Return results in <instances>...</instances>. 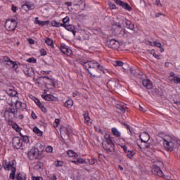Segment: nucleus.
Instances as JSON below:
<instances>
[{
  "mask_svg": "<svg viewBox=\"0 0 180 180\" xmlns=\"http://www.w3.org/2000/svg\"><path fill=\"white\" fill-rule=\"evenodd\" d=\"M80 64L83 65L85 70H87L91 77L94 78H101L102 74L101 71H103V67L101 64L98 63L96 60H87L80 61Z\"/></svg>",
  "mask_w": 180,
  "mask_h": 180,
  "instance_id": "nucleus-1",
  "label": "nucleus"
},
{
  "mask_svg": "<svg viewBox=\"0 0 180 180\" xmlns=\"http://www.w3.org/2000/svg\"><path fill=\"white\" fill-rule=\"evenodd\" d=\"M30 160H41L44 158V154L41 151H39V148H32L27 153Z\"/></svg>",
  "mask_w": 180,
  "mask_h": 180,
  "instance_id": "nucleus-2",
  "label": "nucleus"
},
{
  "mask_svg": "<svg viewBox=\"0 0 180 180\" xmlns=\"http://www.w3.org/2000/svg\"><path fill=\"white\" fill-rule=\"evenodd\" d=\"M4 169L6 171H11L9 178L10 179H15V173L16 172V161L12 160L9 162L3 164Z\"/></svg>",
  "mask_w": 180,
  "mask_h": 180,
  "instance_id": "nucleus-3",
  "label": "nucleus"
},
{
  "mask_svg": "<svg viewBox=\"0 0 180 180\" xmlns=\"http://www.w3.org/2000/svg\"><path fill=\"white\" fill-rule=\"evenodd\" d=\"M164 167V163L161 161L156 162L153 165L152 173L153 175H157L158 176H164V173L161 170V167Z\"/></svg>",
  "mask_w": 180,
  "mask_h": 180,
  "instance_id": "nucleus-4",
  "label": "nucleus"
},
{
  "mask_svg": "<svg viewBox=\"0 0 180 180\" xmlns=\"http://www.w3.org/2000/svg\"><path fill=\"white\" fill-rule=\"evenodd\" d=\"M103 148L108 154H112L115 153V143L112 140L108 139L106 141L102 143Z\"/></svg>",
  "mask_w": 180,
  "mask_h": 180,
  "instance_id": "nucleus-5",
  "label": "nucleus"
},
{
  "mask_svg": "<svg viewBox=\"0 0 180 180\" xmlns=\"http://www.w3.org/2000/svg\"><path fill=\"white\" fill-rule=\"evenodd\" d=\"M16 26H18L17 20L11 19V20H7L6 21L5 27L6 30H8V32L13 31L15 29H16Z\"/></svg>",
  "mask_w": 180,
  "mask_h": 180,
  "instance_id": "nucleus-6",
  "label": "nucleus"
},
{
  "mask_svg": "<svg viewBox=\"0 0 180 180\" xmlns=\"http://www.w3.org/2000/svg\"><path fill=\"white\" fill-rule=\"evenodd\" d=\"M108 47L112 50H117L120 47V43L116 39H108L106 41Z\"/></svg>",
  "mask_w": 180,
  "mask_h": 180,
  "instance_id": "nucleus-7",
  "label": "nucleus"
},
{
  "mask_svg": "<svg viewBox=\"0 0 180 180\" xmlns=\"http://www.w3.org/2000/svg\"><path fill=\"white\" fill-rule=\"evenodd\" d=\"M23 144V139H20V137H14L13 139V148L16 150H19L20 147H22Z\"/></svg>",
  "mask_w": 180,
  "mask_h": 180,
  "instance_id": "nucleus-8",
  "label": "nucleus"
},
{
  "mask_svg": "<svg viewBox=\"0 0 180 180\" xmlns=\"http://www.w3.org/2000/svg\"><path fill=\"white\" fill-rule=\"evenodd\" d=\"M114 2L116 5H119V6H122L124 9H126V11H128L129 12L131 11V7L129 4L124 2L122 0H114Z\"/></svg>",
  "mask_w": 180,
  "mask_h": 180,
  "instance_id": "nucleus-9",
  "label": "nucleus"
},
{
  "mask_svg": "<svg viewBox=\"0 0 180 180\" xmlns=\"http://www.w3.org/2000/svg\"><path fill=\"white\" fill-rule=\"evenodd\" d=\"M168 78L170 82H173L174 84H180V77L175 75V73L173 72L170 73Z\"/></svg>",
  "mask_w": 180,
  "mask_h": 180,
  "instance_id": "nucleus-10",
  "label": "nucleus"
},
{
  "mask_svg": "<svg viewBox=\"0 0 180 180\" xmlns=\"http://www.w3.org/2000/svg\"><path fill=\"white\" fill-rule=\"evenodd\" d=\"M164 146L165 148L167 149V151H174V147H175V144L174 143V142L165 140Z\"/></svg>",
  "mask_w": 180,
  "mask_h": 180,
  "instance_id": "nucleus-11",
  "label": "nucleus"
},
{
  "mask_svg": "<svg viewBox=\"0 0 180 180\" xmlns=\"http://www.w3.org/2000/svg\"><path fill=\"white\" fill-rule=\"evenodd\" d=\"M114 33L115 36H119L120 37H122V36H124L126 33V30L123 29L122 27H115L114 29Z\"/></svg>",
  "mask_w": 180,
  "mask_h": 180,
  "instance_id": "nucleus-12",
  "label": "nucleus"
},
{
  "mask_svg": "<svg viewBox=\"0 0 180 180\" xmlns=\"http://www.w3.org/2000/svg\"><path fill=\"white\" fill-rule=\"evenodd\" d=\"M41 98L45 101H52L53 102H56V101H58V98H57V97H55L51 94H46V95L42 94Z\"/></svg>",
  "mask_w": 180,
  "mask_h": 180,
  "instance_id": "nucleus-13",
  "label": "nucleus"
},
{
  "mask_svg": "<svg viewBox=\"0 0 180 180\" xmlns=\"http://www.w3.org/2000/svg\"><path fill=\"white\" fill-rule=\"evenodd\" d=\"M22 9L23 11H25V12H29V11H33V9H34V5L31 4L29 2H27L22 6Z\"/></svg>",
  "mask_w": 180,
  "mask_h": 180,
  "instance_id": "nucleus-14",
  "label": "nucleus"
},
{
  "mask_svg": "<svg viewBox=\"0 0 180 180\" xmlns=\"http://www.w3.org/2000/svg\"><path fill=\"white\" fill-rule=\"evenodd\" d=\"M125 25L127 26V27H128L129 29H130V30H132L134 32V33H137V31H136V27H135V25L134 23L131 22V21L130 20H125Z\"/></svg>",
  "mask_w": 180,
  "mask_h": 180,
  "instance_id": "nucleus-15",
  "label": "nucleus"
},
{
  "mask_svg": "<svg viewBox=\"0 0 180 180\" xmlns=\"http://www.w3.org/2000/svg\"><path fill=\"white\" fill-rule=\"evenodd\" d=\"M139 137L142 143H147L150 140V135L147 132L142 133Z\"/></svg>",
  "mask_w": 180,
  "mask_h": 180,
  "instance_id": "nucleus-16",
  "label": "nucleus"
},
{
  "mask_svg": "<svg viewBox=\"0 0 180 180\" xmlns=\"http://www.w3.org/2000/svg\"><path fill=\"white\" fill-rule=\"evenodd\" d=\"M63 27L68 30L69 32H72L73 36H75V27L72 25L63 24Z\"/></svg>",
  "mask_w": 180,
  "mask_h": 180,
  "instance_id": "nucleus-17",
  "label": "nucleus"
},
{
  "mask_svg": "<svg viewBox=\"0 0 180 180\" xmlns=\"http://www.w3.org/2000/svg\"><path fill=\"white\" fill-rule=\"evenodd\" d=\"M142 84L146 89H151V88H153V84H151V81L148 79H143Z\"/></svg>",
  "mask_w": 180,
  "mask_h": 180,
  "instance_id": "nucleus-18",
  "label": "nucleus"
},
{
  "mask_svg": "<svg viewBox=\"0 0 180 180\" xmlns=\"http://www.w3.org/2000/svg\"><path fill=\"white\" fill-rule=\"evenodd\" d=\"M34 23L35 25H39V26H46V25H49V21H41L39 20V17H36Z\"/></svg>",
  "mask_w": 180,
  "mask_h": 180,
  "instance_id": "nucleus-19",
  "label": "nucleus"
},
{
  "mask_svg": "<svg viewBox=\"0 0 180 180\" xmlns=\"http://www.w3.org/2000/svg\"><path fill=\"white\" fill-rule=\"evenodd\" d=\"M24 72L25 75H27V77H32L34 74V70H33L32 68H27L25 70Z\"/></svg>",
  "mask_w": 180,
  "mask_h": 180,
  "instance_id": "nucleus-20",
  "label": "nucleus"
},
{
  "mask_svg": "<svg viewBox=\"0 0 180 180\" xmlns=\"http://www.w3.org/2000/svg\"><path fill=\"white\" fill-rule=\"evenodd\" d=\"M73 105H74V101L72 99L68 100L65 103V108H68V109L72 108Z\"/></svg>",
  "mask_w": 180,
  "mask_h": 180,
  "instance_id": "nucleus-21",
  "label": "nucleus"
},
{
  "mask_svg": "<svg viewBox=\"0 0 180 180\" xmlns=\"http://www.w3.org/2000/svg\"><path fill=\"white\" fill-rule=\"evenodd\" d=\"M33 131L34 133H35V134H37V136H39V137H41V136H43V131H41V130H39L37 127H34L33 128Z\"/></svg>",
  "mask_w": 180,
  "mask_h": 180,
  "instance_id": "nucleus-22",
  "label": "nucleus"
},
{
  "mask_svg": "<svg viewBox=\"0 0 180 180\" xmlns=\"http://www.w3.org/2000/svg\"><path fill=\"white\" fill-rule=\"evenodd\" d=\"M116 108L119 110H121L122 113H124V110L126 109V105H124V104L123 103L117 104Z\"/></svg>",
  "mask_w": 180,
  "mask_h": 180,
  "instance_id": "nucleus-23",
  "label": "nucleus"
},
{
  "mask_svg": "<svg viewBox=\"0 0 180 180\" xmlns=\"http://www.w3.org/2000/svg\"><path fill=\"white\" fill-rule=\"evenodd\" d=\"M127 157H128V158L129 160H132L133 157H134V155H136V152H134V150H129L127 152Z\"/></svg>",
  "mask_w": 180,
  "mask_h": 180,
  "instance_id": "nucleus-24",
  "label": "nucleus"
},
{
  "mask_svg": "<svg viewBox=\"0 0 180 180\" xmlns=\"http://www.w3.org/2000/svg\"><path fill=\"white\" fill-rule=\"evenodd\" d=\"M51 25L53 26V27H63L64 24H61L56 20H53L51 22Z\"/></svg>",
  "mask_w": 180,
  "mask_h": 180,
  "instance_id": "nucleus-25",
  "label": "nucleus"
},
{
  "mask_svg": "<svg viewBox=\"0 0 180 180\" xmlns=\"http://www.w3.org/2000/svg\"><path fill=\"white\" fill-rule=\"evenodd\" d=\"M11 127H13V129L14 130H15L16 131H20V130H22V129H20V127H19L18 124H16L13 122H11Z\"/></svg>",
  "mask_w": 180,
  "mask_h": 180,
  "instance_id": "nucleus-26",
  "label": "nucleus"
},
{
  "mask_svg": "<svg viewBox=\"0 0 180 180\" xmlns=\"http://www.w3.org/2000/svg\"><path fill=\"white\" fill-rule=\"evenodd\" d=\"M68 155L69 157H75L76 158L78 157L77 153L74 152L72 150H68Z\"/></svg>",
  "mask_w": 180,
  "mask_h": 180,
  "instance_id": "nucleus-27",
  "label": "nucleus"
},
{
  "mask_svg": "<svg viewBox=\"0 0 180 180\" xmlns=\"http://www.w3.org/2000/svg\"><path fill=\"white\" fill-rule=\"evenodd\" d=\"M112 133L114 136L116 137H120V132L117 130L116 128H112Z\"/></svg>",
  "mask_w": 180,
  "mask_h": 180,
  "instance_id": "nucleus-28",
  "label": "nucleus"
},
{
  "mask_svg": "<svg viewBox=\"0 0 180 180\" xmlns=\"http://www.w3.org/2000/svg\"><path fill=\"white\" fill-rule=\"evenodd\" d=\"M84 122L86 123H89V121L91 120V117H89V113L88 112H86L84 114Z\"/></svg>",
  "mask_w": 180,
  "mask_h": 180,
  "instance_id": "nucleus-29",
  "label": "nucleus"
},
{
  "mask_svg": "<svg viewBox=\"0 0 180 180\" xmlns=\"http://www.w3.org/2000/svg\"><path fill=\"white\" fill-rule=\"evenodd\" d=\"M45 43L48 45V46H51V47H53V46H54L53 43V40L50 38H47L45 40Z\"/></svg>",
  "mask_w": 180,
  "mask_h": 180,
  "instance_id": "nucleus-30",
  "label": "nucleus"
},
{
  "mask_svg": "<svg viewBox=\"0 0 180 180\" xmlns=\"http://www.w3.org/2000/svg\"><path fill=\"white\" fill-rule=\"evenodd\" d=\"M68 49V46H67V45L65 44L60 45V51H62V53H63V54H65Z\"/></svg>",
  "mask_w": 180,
  "mask_h": 180,
  "instance_id": "nucleus-31",
  "label": "nucleus"
},
{
  "mask_svg": "<svg viewBox=\"0 0 180 180\" xmlns=\"http://www.w3.org/2000/svg\"><path fill=\"white\" fill-rule=\"evenodd\" d=\"M8 65H13L12 68H13L14 70L18 69V64H16V62L14 61H11L10 64H8Z\"/></svg>",
  "mask_w": 180,
  "mask_h": 180,
  "instance_id": "nucleus-32",
  "label": "nucleus"
},
{
  "mask_svg": "<svg viewBox=\"0 0 180 180\" xmlns=\"http://www.w3.org/2000/svg\"><path fill=\"white\" fill-rule=\"evenodd\" d=\"M3 60L6 63H9L8 64H10L11 62L12 61V60H11V58L8 56H3Z\"/></svg>",
  "mask_w": 180,
  "mask_h": 180,
  "instance_id": "nucleus-33",
  "label": "nucleus"
},
{
  "mask_svg": "<svg viewBox=\"0 0 180 180\" xmlns=\"http://www.w3.org/2000/svg\"><path fill=\"white\" fill-rule=\"evenodd\" d=\"M79 164H86V161L82 158H77V165Z\"/></svg>",
  "mask_w": 180,
  "mask_h": 180,
  "instance_id": "nucleus-34",
  "label": "nucleus"
},
{
  "mask_svg": "<svg viewBox=\"0 0 180 180\" xmlns=\"http://www.w3.org/2000/svg\"><path fill=\"white\" fill-rule=\"evenodd\" d=\"M123 64H124L123 62L117 60L115 61V63L114 64V65H115V67H122Z\"/></svg>",
  "mask_w": 180,
  "mask_h": 180,
  "instance_id": "nucleus-35",
  "label": "nucleus"
},
{
  "mask_svg": "<svg viewBox=\"0 0 180 180\" xmlns=\"http://www.w3.org/2000/svg\"><path fill=\"white\" fill-rule=\"evenodd\" d=\"M96 162H98V160H96V159H89V163L90 164V165H94V164H96Z\"/></svg>",
  "mask_w": 180,
  "mask_h": 180,
  "instance_id": "nucleus-36",
  "label": "nucleus"
},
{
  "mask_svg": "<svg viewBox=\"0 0 180 180\" xmlns=\"http://www.w3.org/2000/svg\"><path fill=\"white\" fill-rule=\"evenodd\" d=\"M63 23L62 25H67L70 22V17L67 16L63 19Z\"/></svg>",
  "mask_w": 180,
  "mask_h": 180,
  "instance_id": "nucleus-37",
  "label": "nucleus"
},
{
  "mask_svg": "<svg viewBox=\"0 0 180 180\" xmlns=\"http://www.w3.org/2000/svg\"><path fill=\"white\" fill-rule=\"evenodd\" d=\"M65 54H66V56H71V54H72V51L71 49H70V48H68L66 49V52H65Z\"/></svg>",
  "mask_w": 180,
  "mask_h": 180,
  "instance_id": "nucleus-38",
  "label": "nucleus"
},
{
  "mask_svg": "<svg viewBox=\"0 0 180 180\" xmlns=\"http://www.w3.org/2000/svg\"><path fill=\"white\" fill-rule=\"evenodd\" d=\"M34 102H35L36 105H37V106H39V108H40L43 105V103H41V102H40V100H39L38 98H36L34 100Z\"/></svg>",
  "mask_w": 180,
  "mask_h": 180,
  "instance_id": "nucleus-39",
  "label": "nucleus"
},
{
  "mask_svg": "<svg viewBox=\"0 0 180 180\" xmlns=\"http://www.w3.org/2000/svg\"><path fill=\"white\" fill-rule=\"evenodd\" d=\"M45 151L46 153H53V147L51 146H47L45 149Z\"/></svg>",
  "mask_w": 180,
  "mask_h": 180,
  "instance_id": "nucleus-40",
  "label": "nucleus"
},
{
  "mask_svg": "<svg viewBox=\"0 0 180 180\" xmlns=\"http://www.w3.org/2000/svg\"><path fill=\"white\" fill-rule=\"evenodd\" d=\"M39 108L44 113H47V108H46L44 104H42L41 106Z\"/></svg>",
  "mask_w": 180,
  "mask_h": 180,
  "instance_id": "nucleus-41",
  "label": "nucleus"
},
{
  "mask_svg": "<svg viewBox=\"0 0 180 180\" xmlns=\"http://www.w3.org/2000/svg\"><path fill=\"white\" fill-rule=\"evenodd\" d=\"M27 61L28 63H32L33 64H34V63H36V59H34V58H28Z\"/></svg>",
  "mask_w": 180,
  "mask_h": 180,
  "instance_id": "nucleus-42",
  "label": "nucleus"
},
{
  "mask_svg": "<svg viewBox=\"0 0 180 180\" xmlns=\"http://www.w3.org/2000/svg\"><path fill=\"white\" fill-rule=\"evenodd\" d=\"M41 56H46L47 54V51H46V49H41L40 50Z\"/></svg>",
  "mask_w": 180,
  "mask_h": 180,
  "instance_id": "nucleus-43",
  "label": "nucleus"
},
{
  "mask_svg": "<svg viewBox=\"0 0 180 180\" xmlns=\"http://www.w3.org/2000/svg\"><path fill=\"white\" fill-rule=\"evenodd\" d=\"M147 51H148L149 54H151L153 57L155 55V51L154 49H148Z\"/></svg>",
  "mask_w": 180,
  "mask_h": 180,
  "instance_id": "nucleus-44",
  "label": "nucleus"
},
{
  "mask_svg": "<svg viewBox=\"0 0 180 180\" xmlns=\"http://www.w3.org/2000/svg\"><path fill=\"white\" fill-rule=\"evenodd\" d=\"M121 148H122V150H124V152L125 153V154L127 153V152L129 150L127 148V146H121Z\"/></svg>",
  "mask_w": 180,
  "mask_h": 180,
  "instance_id": "nucleus-45",
  "label": "nucleus"
},
{
  "mask_svg": "<svg viewBox=\"0 0 180 180\" xmlns=\"http://www.w3.org/2000/svg\"><path fill=\"white\" fill-rule=\"evenodd\" d=\"M154 46L155 47H158L159 49H161V47H162L161 43L157 42V41H154Z\"/></svg>",
  "mask_w": 180,
  "mask_h": 180,
  "instance_id": "nucleus-46",
  "label": "nucleus"
},
{
  "mask_svg": "<svg viewBox=\"0 0 180 180\" xmlns=\"http://www.w3.org/2000/svg\"><path fill=\"white\" fill-rule=\"evenodd\" d=\"M63 130L67 136H70V129L64 128Z\"/></svg>",
  "mask_w": 180,
  "mask_h": 180,
  "instance_id": "nucleus-47",
  "label": "nucleus"
},
{
  "mask_svg": "<svg viewBox=\"0 0 180 180\" xmlns=\"http://www.w3.org/2000/svg\"><path fill=\"white\" fill-rule=\"evenodd\" d=\"M15 106H18V108H22V102L16 101L15 102Z\"/></svg>",
  "mask_w": 180,
  "mask_h": 180,
  "instance_id": "nucleus-48",
  "label": "nucleus"
},
{
  "mask_svg": "<svg viewBox=\"0 0 180 180\" xmlns=\"http://www.w3.org/2000/svg\"><path fill=\"white\" fill-rule=\"evenodd\" d=\"M110 8L116 9V5L112 3H110Z\"/></svg>",
  "mask_w": 180,
  "mask_h": 180,
  "instance_id": "nucleus-49",
  "label": "nucleus"
},
{
  "mask_svg": "<svg viewBox=\"0 0 180 180\" xmlns=\"http://www.w3.org/2000/svg\"><path fill=\"white\" fill-rule=\"evenodd\" d=\"M155 5L157 6H161L162 5H161V1H160V0H155Z\"/></svg>",
  "mask_w": 180,
  "mask_h": 180,
  "instance_id": "nucleus-50",
  "label": "nucleus"
},
{
  "mask_svg": "<svg viewBox=\"0 0 180 180\" xmlns=\"http://www.w3.org/2000/svg\"><path fill=\"white\" fill-rule=\"evenodd\" d=\"M23 141H24V143H29V137L28 136H24L23 137Z\"/></svg>",
  "mask_w": 180,
  "mask_h": 180,
  "instance_id": "nucleus-51",
  "label": "nucleus"
},
{
  "mask_svg": "<svg viewBox=\"0 0 180 180\" xmlns=\"http://www.w3.org/2000/svg\"><path fill=\"white\" fill-rule=\"evenodd\" d=\"M65 6H68V8H70V6H72V3L71 2H65Z\"/></svg>",
  "mask_w": 180,
  "mask_h": 180,
  "instance_id": "nucleus-52",
  "label": "nucleus"
},
{
  "mask_svg": "<svg viewBox=\"0 0 180 180\" xmlns=\"http://www.w3.org/2000/svg\"><path fill=\"white\" fill-rule=\"evenodd\" d=\"M147 45L148 46H151V47H154V41L153 42H152V41H148V43H147Z\"/></svg>",
  "mask_w": 180,
  "mask_h": 180,
  "instance_id": "nucleus-53",
  "label": "nucleus"
},
{
  "mask_svg": "<svg viewBox=\"0 0 180 180\" xmlns=\"http://www.w3.org/2000/svg\"><path fill=\"white\" fill-rule=\"evenodd\" d=\"M11 11H13V12H16V11H18V7L13 5L11 8Z\"/></svg>",
  "mask_w": 180,
  "mask_h": 180,
  "instance_id": "nucleus-54",
  "label": "nucleus"
},
{
  "mask_svg": "<svg viewBox=\"0 0 180 180\" xmlns=\"http://www.w3.org/2000/svg\"><path fill=\"white\" fill-rule=\"evenodd\" d=\"M155 57V58H156V60H161V55H155L153 56Z\"/></svg>",
  "mask_w": 180,
  "mask_h": 180,
  "instance_id": "nucleus-55",
  "label": "nucleus"
},
{
  "mask_svg": "<svg viewBox=\"0 0 180 180\" xmlns=\"http://www.w3.org/2000/svg\"><path fill=\"white\" fill-rule=\"evenodd\" d=\"M41 74H43L44 75H47L50 74L49 71H41Z\"/></svg>",
  "mask_w": 180,
  "mask_h": 180,
  "instance_id": "nucleus-56",
  "label": "nucleus"
},
{
  "mask_svg": "<svg viewBox=\"0 0 180 180\" xmlns=\"http://www.w3.org/2000/svg\"><path fill=\"white\" fill-rule=\"evenodd\" d=\"M32 180H43V177H32Z\"/></svg>",
  "mask_w": 180,
  "mask_h": 180,
  "instance_id": "nucleus-57",
  "label": "nucleus"
},
{
  "mask_svg": "<svg viewBox=\"0 0 180 180\" xmlns=\"http://www.w3.org/2000/svg\"><path fill=\"white\" fill-rule=\"evenodd\" d=\"M49 179H51V180H57V176H56V175L51 176L49 177Z\"/></svg>",
  "mask_w": 180,
  "mask_h": 180,
  "instance_id": "nucleus-58",
  "label": "nucleus"
},
{
  "mask_svg": "<svg viewBox=\"0 0 180 180\" xmlns=\"http://www.w3.org/2000/svg\"><path fill=\"white\" fill-rule=\"evenodd\" d=\"M49 85L54 86V80H53L52 79H49Z\"/></svg>",
  "mask_w": 180,
  "mask_h": 180,
  "instance_id": "nucleus-59",
  "label": "nucleus"
},
{
  "mask_svg": "<svg viewBox=\"0 0 180 180\" xmlns=\"http://www.w3.org/2000/svg\"><path fill=\"white\" fill-rule=\"evenodd\" d=\"M28 41L30 44H34V40L32 39H28Z\"/></svg>",
  "mask_w": 180,
  "mask_h": 180,
  "instance_id": "nucleus-60",
  "label": "nucleus"
},
{
  "mask_svg": "<svg viewBox=\"0 0 180 180\" xmlns=\"http://www.w3.org/2000/svg\"><path fill=\"white\" fill-rule=\"evenodd\" d=\"M31 116H32V119L37 118V116L36 115V113H34V112H32Z\"/></svg>",
  "mask_w": 180,
  "mask_h": 180,
  "instance_id": "nucleus-61",
  "label": "nucleus"
},
{
  "mask_svg": "<svg viewBox=\"0 0 180 180\" xmlns=\"http://www.w3.org/2000/svg\"><path fill=\"white\" fill-rule=\"evenodd\" d=\"M79 94V93L78 91H75L72 95L73 98H76V96H78Z\"/></svg>",
  "mask_w": 180,
  "mask_h": 180,
  "instance_id": "nucleus-62",
  "label": "nucleus"
},
{
  "mask_svg": "<svg viewBox=\"0 0 180 180\" xmlns=\"http://www.w3.org/2000/svg\"><path fill=\"white\" fill-rule=\"evenodd\" d=\"M139 110L141 111V112H146V110H144V108H143V107H141V105H139Z\"/></svg>",
  "mask_w": 180,
  "mask_h": 180,
  "instance_id": "nucleus-63",
  "label": "nucleus"
},
{
  "mask_svg": "<svg viewBox=\"0 0 180 180\" xmlns=\"http://www.w3.org/2000/svg\"><path fill=\"white\" fill-rule=\"evenodd\" d=\"M174 103H175V105H180V101H176L174 102Z\"/></svg>",
  "mask_w": 180,
  "mask_h": 180,
  "instance_id": "nucleus-64",
  "label": "nucleus"
}]
</instances>
